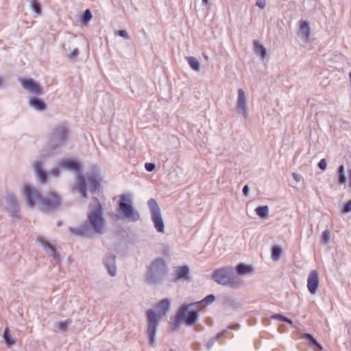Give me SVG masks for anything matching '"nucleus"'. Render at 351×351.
Masks as SVG:
<instances>
[{
    "label": "nucleus",
    "mask_w": 351,
    "mask_h": 351,
    "mask_svg": "<svg viewBox=\"0 0 351 351\" xmlns=\"http://www.w3.org/2000/svg\"><path fill=\"white\" fill-rule=\"evenodd\" d=\"M118 34L121 36V37H123L125 38H128V32L125 31V30H119L118 32Z\"/></svg>",
    "instance_id": "38"
},
{
    "label": "nucleus",
    "mask_w": 351,
    "mask_h": 351,
    "mask_svg": "<svg viewBox=\"0 0 351 351\" xmlns=\"http://www.w3.org/2000/svg\"><path fill=\"white\" fill-rule=\"evenodd\" d=\"M248 191H249L248 186L247 185L244 186V187L243 189V192L244 195H247Z\"/></svg>",
    "instance_id": "42"
},
{
    "label": "nucleus",
    "mask_w": 351,
    "mask_h": 351,
    "mask_svg": "<svg viewBox=\"0 0 351 351\" xmlns=\"http://www.w3.org/2000/svg\"><path fill=\"white\" fill-rule=\"evenodd\" d=\"M108 271L110 275L114 276L116 273V268L114 265L108 266Z\"/></svg>",
    "instance_id": "39"
},
{
    "label": "nucleus",
    "mask_w": 351,
    "mask_h": 351,
    "mask_svg": "<svg viewBox=\"0 0 351 351\" xmlns=\"http://www.w3.org/2000/svg\"><path fill=\"white\" fill-rule=\"evenodd\" d=\"M170 307V302L165 299L160 301L157 305L158 313H155L152 310L147 311L148 317V329L147 332L149 337V343L154 344L155 341V335L158 326V319L165 315Z\"/></svg>",
    "instance_id": "3"
},
{
    "label": "nucleus",
    "mask_w": 351,
    "mask_h": 351,
    "mask_svg": "<svg viewBox=\"0 0 351 351\" xmlns=\"http://www.w3.org/2000/svg\"><path fill=\"white\" fill-rule=\"evenodd\" d=\"M78 55V50L77 49H75L72 51L71 54L69 55L70 58H73L76 57Z\"/></svg>",
    "instance_id": "40"
},
{
    "label": "nucleus",
    "mask_w": 351,
    "mask_h": 351,
    "mask_svg": "<svg viewBox=\"0 0 351 351\" xmlns=\"http://www.w3.org/2000/svg\"><path fill=\"white\" fill-rule=\"evenodd\" d=\"M273 317H274V318H279V319H282V320H285V317H282V316H281V315H274V316H273Z\"/></svg>",
    "instance_id": "43"
},
{
    "label": "nucleus",
    "mask_w": 351,
    "mask_h": 351,
    "mask_svg": "<svg viewBox=\"0 0 351 351\" xmlns=\"http://www.w3.org/2000/svg\"><path fill=\"white\" fill-rule=\"evenodd\" d=\"M20 82L23 87L30 93L38 95L41 93V88L39 84L30 79H21Z\"/></svg>",
    "instance_id": "12"
},
{
    "label": "nucleus",
    "mask_w": 351,
    "mask_h": 351,
    "mask_svg": "<svg viewBox=\"0 0 351 351\" xmlns=\"http://www.w3.org/2000/svg\"><path fill=\"white\" fill-rule=\"evenodd\" d=\"M237 271L239 274H245L252 272V269L250 266L240 264L237 267Z\"/></svg>",
    "instance_id": "23"
},
{
    "label": "nucleus",
    "mask_w": 351,
    "mask_h": 351,
    "mask_svg": "<svg viewBox=\"0 0 351 351\" xmlns=\"http://www.w3.org/2000/svg\"><path fill=\"white\" fill-rule=\"evenodd\" d=\"M31 5L36 13H37L38 14H41L40 5L36 0L32 1Z\"/></svg>",
    "instance_id": "30"
},
{
    "label": "nucleus",
    "mask_w": 351,
    "mask_h": 351,
    "mask_svg": "<svg viewBox=\"0 0 351 351\" xmlns=\"http://www.w3.org/2000/svg\"><path fill=\"white\" fill-rule=\"evenodd\" d=\"M318 167L320 169L323 171L326 170L327 167L326 160L325 159H322L318 163Z\"/></svg>",
    "instance_id": "35"
},
{
    "label": "nucleus",
    "mask_w": 351,
    "mask_h": 351,
    "mask_svg": "<svg viewBox=\"0 0 351 351\" xmlns=\"http://www.w3.org/2000/svg\"><path fill=\"white\" fill-rule=\"evenodd\" d=\"M165 263L162 259L154 261L150 265L147 275V280L150 282H154L156 278L165 273Z\"/></svg>",
    "instance_id": "7"
},
{
    "label": "nucleus",
    "mask_w": 351,
    "mask_h": 351,
    "mask_svg": "<svg viewBox=\"0 0 351 351\" xmlns=\"http://www.w3.org/2000/svg\"><path fill=\"white\" fill-rule=\"evenodd\" d=\"M188 63L191 66V67L195 71L199 70V63L196 58L194 57H188L186 58Z\"/></svg>",
    "instance_id": "24"
},
{
    "label": "nucleus",
    "mask_w": 351,
    "mask_h": 351,
    "mask_svg": "<svg viewBox=\"0 0 351 351\" xmlns=\"http://www.w3.org/2000/svg\"><path fill=\"white\" fill-rule=\"evenodd\" d=\"M29 105L38 110H43L45 108V104L38 99L32 98L29 100Z\"/></svg>",
    "instance_id": "19"
},
{
    "label": "nucleus",
    "mask_w": 351,
    "mask_h": 351,
    "mask_svg": "<svg viewBox=\"0 0 351 351\" xmlns=\"http://www.w3.org/2000/svg\"><path fill=\"white\" fill-rule=\"evenodd\" d=\"M282 253V250L278 246H274L272 248L271 257L274 261H278Z\"/></svg>",
    "instance_id": "28"
},
{
    "label": "nucleus",
    "mask_w": 351,
    "mask_h": 351,
    "mask_svg": "<svg viewBox=\"0 0 351 351\" xmlns=\"http://www.w3.org/2000/svg\"><path fill=\"white\" fill-rule=\"evenodd\" d=\"M254 51L256 54L260 55L261 58H265L267 55L266 49L261 45L257 40L253 42Z\"/></svg>",
    "instance_id": "18"
},
{
    "label": "nucleus",
    "mask_w": 351,
    "mask_h": 351,
    "mask_svg": "<svg viewBox=\"0 0 351 351\" xmlns=\"http://www.w3.org/2000/svg\"><path fill=\"white\" fill-rule=\"evenodd\" d=\"M330 231L329 230H325L321 237V242L324 244H327L330 241Z\"/></svg>",
    "instance_id": "26"
},
{
    "label": "nucleus",
    "mask_w": 351,
    "mask_h": 351,
    "mask_svg": "<svg viewBox=\"0 0 351 351\" xmlns=\"http://www.w3.org/2000/svg\"><path fill=\"white\" fill-rule=\"evenodd\" d=\"M256 5L258 6L260 8L263 9V8H265V7L266 5V1L265 0H257Z\"/></svg>",
    "instance_id": "37"
},
{
    "label": "nucleus",
    "mask_w": 351,
    "mask_h": 351,
    "mask_svg": "<svg viewBox=\"0 0 351 351\" xmlns=\"http://www.w3.org/2000/svg\"><path fill=\"white\" fill-rule=\"evenodd\" d=\"M152 220L154 224L155 228L159 232H164V223L161 217V214L156 213L152 215Z\"/></svg>",
    "instance_id": "15"
},
{
    "label": "nucleus",
    "mask_w": 351,
    "mask_h": 351,
    "mask_svg": "<svg viewBox=\"0 0 351 351\" xmlns=\"http://www.w3.org/2000/svg\"><path fill=\"white\" fill-rule=\"evenodd\" d=\"M171 351H173V350H171Z\"/></svg>",
    "instance_id": "47"
},
{
    "label": "nucleus",
    "mask_w": 351,
    "mask_h": 351,
    "mask_svg": "<svg viewBox=\"0 0 351 351\" xmlns=\"http://www.w3.org/2000/svg\"><path fill=\"white\" fill-rule=\"evenodd\" d=\"M121 201L119 204L120 211L124 216L131 221H136L139 219L138 213L130 205L131 199L128 195H122L120 196Z\"/></svg>",
    "instance_id": "6"
},
{
    "label": "nucleus",
    "mask_w": 351,
    "mask_h": 351,
    "mask_svg": "<svg viewBox=\"0 0 351 351\" xmlns=\"http://www.w3.org/2000/svg\"><path fill=\"white\" fill-rule=\"evenodd\" d=\"M35 171L40 182L44 183L46 181L47 176L45 171L41 167V164L38 162L34 163Z\"/></svg>",
    "instance_id": "17"
},
{
    "label": "nucleus",
    "mask_w": 351,
    "mask_h": 351,
    "mask_svg": "<svg viewBox=\"0 0 351 351\" xmlns=\"http://www.w3.org/2000/svg\"><path fill=\"white\" fill-rule=\"evenodd\" d=\"M3 337L8 346H12L15 343V341L12 337L8 328H5Z\"/></svg>",
    "instance_id": "20"
},
{
    "label": "nucleus",
    "mask_w": 351,
    "mask_h": 351,
    "mask_svg": "<svg viewBox=\"0 0 351 351\" xmlns=\"http://www.w3.org/2000/svg\"><path fill=\"white\" fill-rule=\"evenodd\" d=\"M348 175L349 181L348 182L345 171V167L343 165H340L337 170V178L338 180V184L346 185L348 183L349 187L351 188V170L348 171Z\"/></svg>",
    "instance_id": "14"
},
{
    "label": "nucleus",
    "mask_w": 351,
    "mask_h": 351,
    "mask_svg": "<svg viewBox=\"0 0 351 351\" xmlns=\"http://www.w3.org/2000/svg\"><path fill=\"white\" fill-rule=\"evenodd\" d=\"M237 110L244 116L247 114V98L242 89L238 90Z\"/></svg>",
    "instance_id": "13"
},
{
    "label": "nucleus",
    "mask_w": 351,
    "mask_h": 351,
    "mask_svg": "<svg viewBox=\"0 0 351 351\" xmlns=\"http://www.w3.org/2000/svg\"><path fill=\"white\" fill-rule=\"evenodd\" d=\"M23 191L27 203L30 208H34L36 203L38 202L40 210L43 212H48L58 208L60 204V197L53 192L41 197L38 191L28 184L23 186Z\"/></svg>",
    "instance_id": "2"
},
{
    "label": "nucleus",
    "mask_w": 351,
    "mask_h": 351,
    "mask_svg": "<svg viewBox=\"0 0 351 351\" xmlns=\"http://www.w3.org/2000/svg\"><path fill=\"white\" fill-rule=\"evenodd\" d=\"M71 322V321L69 319L65 321V322H60L58 324V328L60 330H62V331H64L66 330L67 328V326L69 325V324Z\"/></svg>",
    "instance_id": "34"
},
{
    "label": "nucleus",
    "mask_w": 351,
    "mask_h": 351,
    "mask_svg": "<svg viewBox=\"0 0 351 351\" xmlns=\"http://www.w3.org/2000/svg\"><path fill=\"white\" fill-rule=\"evenodd\" d=\"M60 166L62 167L75 171H79L80 169V165L77 162L73 160H62L60 163Z\"/></svg>",
    "instance_id": "16"
},
{
    "label": "nucleus",
    "mask_w": 351,
    "mask_h": 351,
    "mask_svg": "<svg viewBox=\"0 0 351 351\" xmlns=\"http://www.w3.org/2000/svg\"><path fill=\"white\" fill-rule=\"evenodd\" d=\"M231 269L221 268L213 274V280L218 284L236 287L239 284V280L230 275Z\"/></svg>",
    "instance_id": "5"
},
{
    "label": "nucleus",
    "mask_w": 351,
    "mask_h": 351,
    "mask_svg": "<svg viewBox=\"0 0 351 351\" xmlns=\"http://www.w3.org/2000/svg\"><path fill=\"white\" fill-rule=\"evenodd\" d=\"M215 296L213 295H209L206 297L203 300L199 302L196 303L197 305H202L205 303L206 304H210L215 301Z\"/></svg>",
    "instance_id": "31"
},
{
    "label": "nucleus",
    "mask_w": 351,
    "mask_h": 351,
    "mask_svg": "<svg viewBox=\"0 0 351 351\" xmlns=\"http://www.w3.org/2000/svg\"><path fill=\"white\" fill-rule=\"evenodd\" d=\"M92 19V14L90 10H86L84 12L82 21L85 23L88 22Z\"/></svg>",
    "instance_id": "33"
},
{
    "label": "nucleus",
    "mask_w": 351,
    "mask_h": 351,
    "mask_svg": "<svg viewBox=\"0 0 351 351\" xmlns=\"http://www.w3.org/2000/svg\"><path fill=\"white\" fill-rule=\"evenodd\" d=\"M341 213L348 214L351 212V199L343 205L340 208Z\"/></svg>",
    "instance_id": "29"
},
{
    "label": "nucleus",
    "mask_w": 351,
    "mask_h": 351,
    "mask_svg": "<svg viewBox=\"0 0 351 351\" xmlns=\"http://www.w3.org/2000/svg\"><path fill=\"white\" fill-rule=\"evenodd\" d=\"M202 2L204 5H207L208 3V0H202Z\"/></svg>",
    "instance_id": "44"
},
{
    "label": "nucleus",
    "mask_w": 351,
    "mask_h": 351,
    "mask_svg": "<svg viewBox=\"0 0 351 351\" xmlns=\"http://www.w3.org/2000/svg\"><path fill=\"white\" fill-rule=\"evenodd\" d=\"M189 274V268L186 266L180 267L176 270V278L185 277Z\"/></svg>",
    "instance_id": "22"
},
{
    "label": "nucleus",
    "mask_w": 351,
    "mask_h": 351,
    "mask_svg": "<svg viewBox=\"0 0 351 351\" xmlns=\"http://www.w3.org/2000/svg\"><path fill=\"white\" fill-rule=\"evenodd\" d=\"M2 82H3V79L1 77H0V85L1 84Z\"/></svg>",
    "instance_id": "46"
},
{
    "label": "nucleus",
    "mask_w": 351,
    "mask_h": 351,
    "mask_svg": "<svg viewBox=\"0 0 351 351\" xmlns=\"http://www.w3.org/2000/svg\"><path fill=\"white\" fill-rule=\"evenodd\" d=\"M293 178L295 179V180L297 182H300V180H301V176H300V175L297 174V173H294L293 174Z\"/></svg>",
    "instance_id": "41"
},
{
    "label": "nucleus",
    "mask_w": 351,
    "mask_h": 351,
    "mask_svg": "<svg viewBox=\"0 0 351 351\" xmlns=\"http://www.w3.org/2000/svg\"><path fill=\"white\" fill-rule=\"evenodd\" d=\"M304 339L309 341L310 343L316 346L319 349L322 350V346L317 341V340L310 334H305Z\"/></svg>",
    "instance_id": "27"
},
{
    "label": "nucleus",
    "mask_w": 351,
    "mask_h": 351,
    "mask_svg": "<svg viewBox=\"0 0 351 351\" xmlns=\"http://www.w3.org/2000/svg\"><path fill=\"white\" fill-rule=\"evenodd\" d=\"M319 287V275L317 271H311L307 280L308 290L311 294H315Z\"/></svg>",
    "instance_id": "11"
},
{
    "label": "nucleus",
    "mask_w": 351,
    "mask_h": 351,
    "mask_svg": "<svg viewBox=\"0 0 351 351\" xmlns=\"http://www.w3.org/2000/svg\"><path fill=\"white\" fill-rule=\"evenodd\" d=\"M38 241L42 245H43L45 248H49L51 250H52V251L53 252H54V249L53 247H52V245L47 241H46L45 239L42 238V237H38L37 239Z\"/></svg>",
    "instance_id": "32"
},
{
    "label": "nucleus",
    "mask_w": 351,
    "mask_h": 351,
    "mask_svg": "<svg viewBox=\"0 0 351 351\" xmlns=\"http://www.w3.org/2000/svg\"><path fill=\"white\" fill-rule=\"evenodd\" d=\"M145 167L147 171H152L155 169V165L154 163L147 162L145 164Z\"/></svg>",
    "instance_id": "36"
},
{
    "label": "nucleus",
    "mask_w": 351,
    "mask_h": 351,
    "mask_svg": "<svg viewBox=\"0 0 351 351\" xmlns=\"http://www.w3.org/2000/svg\"><path fill=\"white\" fill-rule=\"evenodd\" d=\"M188 306L182 308L178 314V318L184 319L187 324H193L196 322L197 319V311L188 312Z\"/></svg>",
    "instance_id": "9"
},
{
    "label": "nucleus",
    "mask_w": 351,
    "mask_h": 351,
    "mask_svg": "<svg viewBox=\"0 0 351 351\" xmlns=\"http://www.w3.org/2000/svg\"><path fill=\"white\" fill-rule=\"evenodd\" d=\"M68 131L65 126H59L56 128L51 134V141L52 143L60 145L64 142L67 137Z\"/></svg>",
    "instance_id": "10"
},
{
    "label": "nucleus",
    "mask_w": 351,
    "mask_h": 351,
    "mask_svg": "<svg viewBox=\"0 0 351 351\" xmlns=\"http://www.w3.org/2000/svg\"><path fill=\"white\" fill-rule=\"evenodd\" d=\"M96 232L101 234L105 228V219L103 217V208L97 198H95L90 204L88 214V224H84L77 228H71V232L77 236H85L90 227Z\"/></svg>",
    "instance_id": "1"
},
{
    "label": "nucleus",
    "mask_w": 351,
    "mask_h": 351,
    "mask_svg": "<svg viewBox=\"0 0 351 351\" xmlns=\"http://www.w3.org/2000/svg\"><path fill=\"white\" fill-rule=\"evenodd\" d=\"M101 178L98 175H90L87 176V179L85 176L78 175L76 180L77 188L83 197H87V189L88 184L90 188V190L95 191L100 188Z\"/></svg>",
    "instance_id": "4"
},
{
    "label": "nucleus",
    "mask_w": 351,
    "mask_h": 351,
    "mask_svg": "<svg viewBox=\"0 0 351 351\" xmlns=\"http://www.w3.org/2000/svg\"><path fill=\"white\" fill-rule=\"evenodd\" d=\"M269 209L267 206H260L256 208V214L261 217H266L268 215Z\"/></svg>",
    "instance_id": "25"
},
{
    "label": "nucleus",
    "mask_w": 351,
    "mask_h": 351,
    "mask_svg": "<svg viewBox=\"0 0 351 351\" xmlns=\"http://www.w3.org/2000/svg\"><path fill=\"white\" fill-rule=\"evenodd\" d=\"M286 322H287V323H289V324H291V323H292V321H291V320H290V319H287H287H286Z\"/></svg>",
    "instance_id": "45"
},
{
    "label": "nucleus",
    "mask_w": 351,
    "mask_h": 351,
    "mask_svg": "<svg viewBox=\"0 0 351 351\" xmlns=\"http://www.w3.org/2000/svg\"><path fill=\"white\" fill-rule=\"evenodd\" d=\"M311 26L307 21L302 20L299 22L298 36L302 41L309 43L311 41Z\"/></svg>",
    "instance_id": "8"
},
{
    "label": "nucleus",
    "mask_w": 351,
    "mask_h": 351,
    "mask_svg": "<svg viewBox=\"0 0 351 351\" xmlns=\"http://www.w3.org/2000/svg\"><path fill=\"white\" fill-rule=\"evenodd\" d=\"M148 206L150 208L152 215L156 213H160V208L158 207V205L156 202V201L154 199H150L148 201Z\"/></svg>",
    "instance_id": "21"
}]
</instances>
